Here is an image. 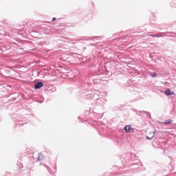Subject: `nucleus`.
<instances>
[{
  "instance_id": "8",
  "label": "nucleus",
  "mask_w": 176,
  "mask_h": 176,
  "mask_svg": "<svg viewBox=\"0 0 176 176\" xmlns=\"http://www.w3.org/2000/svg\"><path fill=\"white\" fill-rule=\"evenodd\" d=\"M157 76V74L156 73L151 74V76H153V78H155V76Z\"/></svg>"
},
{
  "instance_id": "1",
  "label": "nucleus",
  "mask_w": 176,
  "mask_h": 176,
  "mask_svg": "<svg viewBox=\"0 0 176 176\" xmlns=\"http://www.w3.org/2000/svg\"><path fill=\"white\" fill-rule=\"evenodd\" d=\"M124 130H125L126 133H134V129L130 125L125 126Z\"/></svg>"
},
{
  "instance_id": "9",
  "label": "nucleus",
  "mask_w": 176,
  "mask_h": 176,
  "mask_svg": "<svg viewBox=\"0 0 176 176\" xmlns=\"http://www.w3.org/2000/svg\"><path fill=\"white\" fill-rule=\"evenodd\" d=\"M55 20H56V18L54 17V18L52 19V21H54Z\"/></svg>"
},
{
  "instance_id": "6",
  "label": "nucleus",
  "mask_w": 176,
  "mask_h": 176,
  "mask_svg": "<svg viewBox=\"0 0 176 176\" xmlns=\"http://www.w3.org/2000/svg\"><path fill=\"white\" fill-rule=\"evenodd\" d=\"M164 124H171V120H167L164 122Z\"/></svg>"
},
{
  "instance_id": "4",
  "label": "nucleus",
  "mask_w": 176,
  "mask_h": 176,
  "mask_svg": "<svg viewBox=\"0 0 176 176\" xmlns=\"http://www.w3.org/2000/svg\"><path fill=\"white\" fill-rule=\"evenodd\" d=\"M155 134H156V132H151L150 133V137L149 136L146 137V140H152V138H153V137H155Z\"/></svg>"
},
{
  "instance_id": "3",
  "label": "nucleus",
  "mask_w": 176,
  "mask_h": 176,
  "mask_svg": "<svg viewBox=\"0 0 176 176\" xmlns=\"http://www.w3.org/2000/svg\"><path fill=\"white\" fill-rule=\"evenodd\" d=\"M164 94H166V96H173L174 95V91H171L170 89H168L164 91Z\"/></svg>"
},
{
  "instance_id": "2",
  "label": "nucleus",
  "mask_w": 176,
  "mask_h": 176,
  "mask_svg": "<svg viewBox=\"0 0 176 176\" xmlns=\"http://www.w3.org/2000/svg\"><path fill=\"white\" fill-rule=\"evenodd\" d=\"M41 87H43V83L41 82L36 83V85H34V89H41Z\"/></svg>"
},
{
  "instance_id": "7",
  "label": "nucleus",
  "mask_w": 176,
  "mask_h": 176,
  "mask_svg": "<svg viewBox=\"0 0 176 176\" xmlns=\"http://www.w3.org/2000/svg\"><path fill=\"white\" fill-rule=\"evenodd\" d=\"M150 36H154L155 38H156V37H159V36H160L159 34H151Z\"/></svg>"
},
{
  "instance_id": "5",
  "label": "nucleus",
  "mask_w": 176,
  "mask_h": 176,
  "mask_svg": "<svg viewBox=\"0 0 176 176\" xmlns=\"http://www.w3.org/2000/svg\"><path fill=\"white\" fill-rule=\"evenodd\" d=\"M43 160V155L41 153H38V161L42 162Z\"/></svg>"
}]
</instances>
